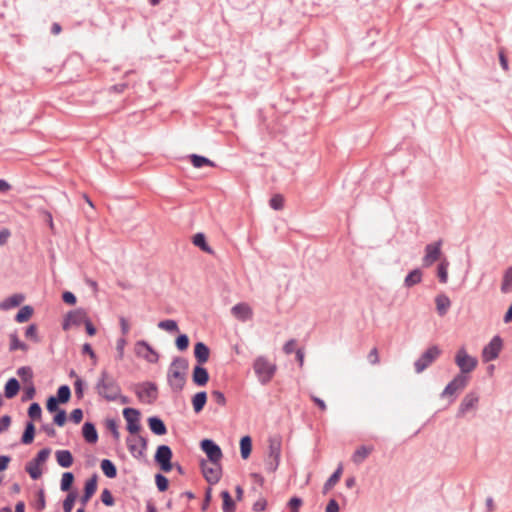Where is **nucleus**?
<instances>
[{
	"label": "nucleus",
	"instance_id": "bb28decb",
	"mask_svg": "<svg viewBox=\"0 0 512 512\" xmlns=\"http://www.w3.org/2000/svg\"><path fill=\"white\" fill-rule=\"evenodd\" d=\"M19 389L20 385L18 381L15 378L9 379L5 385V397L9 399L15 397L18 394Z\"/></svg>",
	"mask_w": 512,
	"mask_h": 512
},
{
	"label": "nucleus",
	"instance_id": "f03ea898",
	"mask_svg": "<svg viewBox=\"0 0 512 512\" xmlns=\"http://www.w3.org/2000/svg\"><path fill=\"white\" fill-rule=\"evenodd\" d=\"M188 369V362L184 358H176L170 365L168 380L170 385L181 390L185 384V374Z\"/></svg>",
	"mask_w": 512,
	"mask_h": 512
},
{
	"label": "nucleus",
	"instance_id": "a18cd8bd",
	"mask_svg": "<svg viewBox=\"0 0 512 512\" xmlns=\"http://www.w3.org/2000/svg\"><path fill=\"white\" fill-rule=\"evenodd\" d=\"M448 262L446 260L442 261L438 266V278L441 283H446L448 280Z\"/></svg>",
	"mask_w": 512,
	"mask_h": 512
},
{
	"label": "nucleus",
	"instance_id": "cd10ccee",
	"mask_svg": "<svg viewBox=\"0 0 512 512\" xmlns=\"http://www.w3.org/2000/svg\"><path fill=\"white\" fill-rule=\"evenodd\" d=\"M207 401V394L205 392H198L192 399L193 409L196 413H199L205 406Z\"/></svg>",
	"mask_w": 512,
	"mask_h": 512
},
{
	"label": "nucleus",
	"instance_id": "2eb2a0df",
	"mask_svg": "<svg viewBox=\"0 0 512 512\" xmlns=\"http://www.w3.org/2000/svg\"><path fill=\"white\" fill-rule=\"evenodd\" d=\"M282 440L279 436H274L269 439L268 454L272 459V469L275 470L280 462Z\"/></svg>",
	"mask_w": 512,
	"mask_h": 512
},
{
	"label": "nucleus",
	"instance_id": "58836bf2",
	"mask_svg": "<svg viewBox=\"0 0 512 512\" xmlns=\"http://www.w3.org/2000/svg\"><path fill=\"white\" fill-rule=\"evenodd\" d=\"M501 291L503 293H508L512 291V267L507 269V271L504 274L503 282L501 285Z\"/></svg>",
	"mask_w": 512,
	"mask_h": 512
},
{
	"label": "nucleus",
	"instance_id": "e2e57ef3",
	"mask_svg": "<svg viewBox=\"0 0 512 512\" xmlns=\"http://www.w3.org/2000/svg\"><path fill=\"white\" fill-rule=\"evenodd\" d=\"M58 403L59 401L55 397H49L46 405L47 410L51 413L58 411Z\"/></svg>",
	"mask_w": 512,
	"mask_h": 512
},
{
	"label": "nucleus",
	"instance_id": "bf43d9fd",
	"mask_svg": "<svg viewBox=\"0 0 512 512\" xmlns=\"http://www.w3.org/2000/svg\"><path fill=\"white\" fill-rule=\"evenodd\" d=\"M66 419V412L64 410H59L54 416V423L58 426H63L66 422Z\"/></svg>",
	"mask_w": 512,
	"mask_h": 512
},
{
	"label": "nucleus",
	"instance_id": "b1692460",
	"mask_svg": "<svg viewBox=\"0 0 512 512\" xmlns=\"http://www.w3.org/2000/svg\"><path fill=\"white\" fill-rule=\"evenodd\" d=\"M24 301V297L21 294H14L0 303V309L9 310L11 308L19 306Z\"/></svg>",
	"mask_w": 512,
	"mask_h": 512
},
{
	"label": "nucleus",
	"instance_id": "7c9ffc66",
	"mask_svg": "<svg viewBox=\"0 0 512 512\" xmlns=\"http://www.w3.org/2000/svg\"><path fill=\"white\" fill-rule=\"evenodd\" d=\"M252 451V440L249 436H244L240 440V452L243 459L249 458Z\"/></svg>",
	"mask_w": 512,
	"mask_h": 512
},
{
	"label": "nucleus",
	"instance_id": "72a5a7b5",
	"mask_svg": "<svg viewBox=\"0 0 512 512\" xmlns=\"http://www.w3.org/2000/svg\"><path fill=\"white\" fill-rule=\"evenodd\" d=\"M342 472H343L342 465H339V467L336 469V471L326 481V483L324 485V491L325 492L330 490L333 486H335L338 483V481L341 478Z\"/></svg>",
	"mask_w": 512,
	"mask_h": 512
},
{
	"label": "nucleus",
	"instance_id": "603ef678",
	"mask_svg": "<svg viewBox=\"0 0 512 512\" xmlns=\"http://www.w3.org/2000/svg\"><path fill=\"white\" fill-rule=\"evenodd\" d=\"M176 347L180 350V351H184L188 348V345H189V339L187 337V335L185 334H182V335H179L176 339Z\"/></svg>",
	"mask_w": 512,
	"mask_h": 512
},
{
	"label": "nucleus",
	"instance_id": "aec40b11",
	"mask_svg": "<svg viewBox=\"0 0 512 512\" xmlns=\"http://www.w3.org/2000/svg\"><path fill=\"white\" fill-rule=\"evenodd\" d=\"M193 382L198 386H204L207 384L209 380L208 372L205 368H203L200 364L196 366L193 370Z\"/></svg>",
	"mask_w": 512,
	"mask_h": 512
},
{
	"label": "nucleus",
	"instance_id": "4be33fe9",
	"mask_svg": "<svg viewBox=\"0 0 512 512\" xmlns=\"http://www.w3.org/2000/svg\"><path fill=\"white\" fill-rule=\"evenodd\" d=\"M478 403V397L474 394H467L461 404H460V407H459V413L460 414H465L466 412H468L469 410L473 409L476 404Z\"/></svg>",
	"mask_w": 512,
	"mask_h": 512
},
{
	"label": "nucleus",
	"instance_id": "680f3d73",
	"mask_svg": "<svg viewBox=\"0 0 512 512\" xmlns=\"http://www.w3.org/2000/svg\"><path fill=\"white\" fill-rule=\"evenodd\" d=\"M367 359H368L369 363L372 364V365H376V364L379 363L380 358H379V353H378L377 348H373L369 352V354L367 356Z\"/></svg>",
	"mask_w": 512,
	"mask_h": 512
},
{
	"label": "nucleus",
	"instance_id": "393cba45",
	"mask_svg": "<svg viewBox=\"0 0 512 512\" xmlns=\"http://www.w3.org/2000/svg\"><path fill=\"white\" fill-rule=\"evenodd\" d=\"M149 428L156 435H164L167 432L164 422L157 417H150L148 419Z\"/></svg>",
	"mask_w": 512,
	"mask_h": 512
},
{
	"label": "nucleus",
	"instance_id": "dca6fc26",
	"mask_svg": "<svg viewBox=\"0 0 512 512\" xmlns=\"http://www.w3.org/2000/svg\"><path fill=\"white\" fill-rule=\"evenodd\" d=\"M442 241L439 240L435 243L428 244L425 247V256L423 257V266L429 267L437 261L441 255Z\"/></svg>",
	"mask_w": 512,
	"mask_h": 512
},
{
	"label": "nucleus",
	"instance_id": "0e129e2a",
	"mask_svg": "<svg viewBox=\"0 0 512 512\" xmlns=\"http://www.w3.org/2000/svg\"><path fill=\"white\" fill-rule=\"evenodd\" d=\"M125 346H126L125 338H120V339L117 340L116 350L118 352V358L119 359L123 358Z\"/></svg>",
	"mask_w": 512,
	"mask_h": 512
},
{
	"label": "nucleus",
	"instance_id": "f8f14e48",
	"mask_svg": "<svg viewBox=\"0 0 512 512\" xmlns=\"http://www.w3.org/2000/svg\"><path fill=\"white\" fill-rule=\"evenodd\" d=\"M135 353L149 363H156L159 358L158 353L145 341H139L135 344Z\"/></svg>",
	"mask_w": 512,
	"mask_h": 512
},
{
	"label": "nucleus",
	"instance_id": "f257e3e1",
	"mask_svg": "<svg viewBox=\"0 0 512 512\" xmlns=\"http://www.w3.org/2000/svg\"><path fill=\"white\" fill-rule=\"evenodd\" d=\"M95 389L97 394L107 401H117L120 397L121 387L107 370L101 371Z\"/></svg>",
	"mask_w": 512,
	"mask_h": 512
},
{
	"label": "nucleus",
	"instance_id": "4468645a",
	"mask_svg": "<svg viewBox=\"0 0 512 512\" xmlns=\"http://www.w3.org/2000/svg\"><path fill=\"white\" fill-rule=\"evenodd\" d=\"M201 449L208 457V461L220 462L222 459V451L220 447L210 439H204L201 442Z\"/></svg>",
	"mask_w": 512,
	"mask_h": 512
},
{
	"label": "nucleus",
	"instance_id": "13d9d810",
	"mask_svg": "<svg viewBox=\"0 0 512 512\" xmlns=\"http://www.w3.org/2000/svg\"><path fill=\"white\" fill-rule=\"evenodd\" d=\"M212 399L220 406H224L226 404V398L224 396V394L220 391H213L212 394Z\"/></svg>",
	"mask_w": 512,
	"mask_h": 512
},
{
	"label": "nucleus",
	"instance_id": "f3484780",
	"mask_svg": "<svg viewBox=\"0 0 512 512\" xmlns=\"http://www.w3.org/2000/svg\"><path fill=\"white\" fill-rule=\"evenodd\" d=\"M231 313L236 319L240 321L249 320L253 316V310L247 303L236 304L232 307Z\"/></svg>",
	"mask_w": 512,
	"mask_h": 512
},
{
	"label": "nucleus",
	"instance_id": "423d86ee",
	"mask_svg": "<svg viewBox=\"0 0 512 512\" xmlns=\"http://www.w3.org/2000/svg\"><path fill=\"white\" fill-rule=\"evenodd\" d=\"M441 354V349L438 346L429 347L421 357L415 362V370L417 373L424 371L431 365Z\"/></svg>",
	"mask_w": 512,
	"mask_h": 512
},
{
	"label": "nucleus",
	"instance_id": "6e6552de",
	"mask_svg": "<svg viewBox=\"0 0 512 512\" xmlns=\"http://www.w3.org/2000/svg\"><path fill=\"white\" fill-rule=\"evenodd\" d=\"M172 451L167 445H160L157 448L155 454V461L159 464L160 468L164 472H170L172 470Z\"/></svg>",
	"mask_w": 512,
	"mask_h": 512
},
{
	"label": "nucleus",
	"instance_id": "a19ab883",
	"mask_svg": "<svg viewBox=\"0 0 512 512\" xmlns=\"http://www.w3.org/2000/svg\"><path fill=\"white\" fill-rule=\"evenodd\" d=\"M71 396L70 388L67 385L60 386L57 391V400L60 403H66L69 401Z\"/></svg>",
	"mask_w": 512,
	"mask_h": 512
},
{
	"label": "nucleus",
	"instance_id": "412c9836",
	"mask_svg": "<svg viewBox=\"0 0 512 512\" xmlns=\"http://www.w3.org/2000/svg\"><path fill=\"white\" fill-rule=\"evenodd\" d=\"M435 304L438 314L444 316L451 306V301L445 294H439L435 298Z\"/></svg>",
	"mask_w": 512,
	"mask_h": 512
},
{
	"label": "nucleus",
	"instance_id": "5fc2aeb1",
	"mask_svg": "<svg viewBox=\"0 0 512 512\" xmlns=\"http://www.w3.org/2000/svg\"><path fill=\"white\" fill-rule=\"evenodd\" d=\"M25 336L34 342H38L39 339L37 335V326L35 324L28 326L25 332Z\"/></svg>",
	"mask_w": 512,
	"mask_h": 512
},
{
	"label": "nucleus",
	"instance_id": "8fccbe9b",
	"mask_svg": "<svg viewBox=\"0 0 512 512\" xmlns=\"http://www.w3.org/2000/svg\"><path fill=\"white\" fill-rule=\"evenodd\" d=\"M41 407L38 403H32L28 409V415L32 419H39L41 417Z\"/></svg>",
	"mask_w": 512,
	"mask_h": 512
},
{
	"label": "nucleus",
	"instance_id": "79ce46f5",
	"mask_svg": "<svg viewBox=\"0 0 512 512\" xmlns=\"http://www.w3.org/2000/svg\"><path fill=\"white\" fill-rule=\"evenodd\" d=\"M193 244L205 252H211L210 247L206 243L205 236L202 233H198L193 237Z\"/></svg>",
	"mask_w": 512,
	"mask_h": 512
},
{
	"label": "nucleus",
	"instance_id": "e433bc0d",
	"mask_svg": "<svg viewBox=\"0 0 512 512\" xmlns=\"http://www.w3.org/2000/svg\"><path fill=\"white\" fill-rule=\"evenodd\" d=\"M34 435H35L34 424L32 422H28L26 425L25 431L22 435V439H21L22 443L26 444V445L32 443L34 440Z\"/></svg>",
	"mask_w": 512,
	"mask_h": 512
},
{
	"label": "nucleus",
	"instance_id": "052dcab7",
	"mask_svg": "<svg viewBox=\"0 0 512 512\" xmlns=\"http://www.w3.org/2000/svg\"><path fill=\"white\" fill-rule=\"evenodd\" d=\"M107 428L111 431L113 437L116 439V440H119L120 438V433L118 431V426H117V423L114 421V420H108L107 421Z\"/></svg>",
	"mask_w": 512,
	"mask_h": 512
},
{
	"label": "nucleus",
	"instance_id": "c85d7f7f",
	"mask_svg": "<svg viewBox=\"0 0 512 512\" xmlns=\"http://www.w3.org/2000/svg\"><path fill=\"white\" fill-rule=\"evenodd\" d=\"M221 498L223 500L222 510L223 512H235V502L233 501L228 491L221 492Z\"/></svg>",
	"mask_w": 512,
	"mask_h": 512
},
{
	"label": "nucleus",
	"instance_id": "473e14b6",
	"mask_svg": "<svg viewBox=\"0 0 512 512\" xmlns=\"http://www.w3.org/2000/svg\"><path fill=\"white\" fill-rule=\"evenodd\" d=\"M371 452H372L371 447L361 446L354 452V454L352 456V460H353V462L359 464L362 461H364Z\"/></svg>",
	"mask_w": 512,
	"mask_h": 512
},
{
	"label": "nucleus",
	"instance_id": "9b49d317",
	"mask_svg": "<svg viewBox=\"0 0 512 512\" xmlns=\"http://www.w3.org/2000/svg\"><path fill=\"white\" fill-rule=\"evenodd\" d=\"M88 319V314L86 310L79 308L69 312L66 315L65 321L63 323V329L68 330L71 326H79L84 324Z\"/></svg>",
	"mask_w": 512,
	"mask_h": 512
},
{
	"label": "nucleus",
	"instance_id": "de8ad7c7",
	"mask_svg": "<svg viewBox=\"0 0 512 512\" xmlns=\"http://www.w3.org/2000/svg\"><path fill=\"white\" fill-rule=\"evenodd\" d=\"M155 482H156V485H157V488L159 489V491L163 492L168 489L169 481L162 474H157L155 476Z\"/></svg>",
	"mask_w": 512,
	"mask_h": 512
},
{
	"label": "nucleus",
	"instance_id": "6e6d98bb",
	"mask_svg": "<svg viewBox=\"0 0 512 512\" xmlns=\"http://www.w3.org/2000/svg\"><path fill=\"white\" fill-rule=\"evenodd\" d=\"M101 501L106 506H112L114 504V498L108 489H104L101 494Z\"/></svg>",
	"mask_w": 512,
	"mask_h": 512
},
{
	"label": "nucleus",
	"instance_id": "ddd939ff",
	"mask_svg": "<svg viewBox=\"0 0 512 512\" xmlns=\"http://www.w3.org/2000/svg\"><path fill=\"white\" fill-rule=\"evenodd\" d=\"M502 348V341L500 337H494L482 351V359L484 362H489L498 357Z\"/></svg>",
	"mask_w": 512,
	"mask_h": 512
},
{
	"label": "nucleus",
	"instance_id": "f704fd0d",
	"mask_svg": "<svg viewBox=\"0 0 512 512\" xmlns=\"http://www.w3.org/2000/svg\"><path fill=\"white\" fill-rule=\"evenodd\" d=\"M26 471L30 475V477L34 480L40 478L42 475L41 465H39L38 463H35L33 461H30L27 463Z\"/></svg>",
	"mask_w": 512,
	"mask_h": 512
},
{
	"label": "nucleus",
	"instance_id": "c9c22d12",
	"mask_svg": "<svg viewBox=\"0 0 512 512\" xmlns=\"http://www.w3.org/2000/svg\"><path fill=\"white\" fill-rule=\"evenodd\" d=\"M9 339H10V347H9L10 351H15V350L27 351L28 350V346L25 343H23L22 341H20V339L18 338L16 333L10 334Z\"/></svg>",
	"mask_w": 512,
	"mask_h": 512
},
{
	"label": "nucleus",
	"instance_id": "c03bdc74",
	"mask_svg": "<svg viewBox=\"0 0 512 512\" xmlns=\"http://www.w3.org/2000/svg\"><path fill=\"white\" fill-rule=\"evenodd\" d=\"M158 327L168 332H177L178 325L174 320H163L158 323Z\"/></svg>",
	"mask_w": 512,
	"mask_h": 512
},
{
	"label": "nucleus",
	"instance_id": "864d4df0",
	"mask_svg": "<svg viewBox=\"0 0 512 512\" xmlns=\"http://www.w3.org/2000/svg\"><path fill=\"white\" fill-rule=\"evenodd\" d=\"M50 450L49 449H42L38 452L36 458L32 460L35 463H38L39 465H42L49 457Z\"/></svg>",
	"mask_w": 512,
	"mask_h": 512
},
{
	"label": "nucleus",
	"instance_id": "9d476101",
	"mask_svg": "<svg viewBox=\"0 0 512 512\" xmlns=\"http://www.w3.org/2000/svg\"><path fill=\"white\" fill-rule=\"evenodd\" d=\"M123 416L127 422V430L130 434H137L141 429L140 412L134 408H125Z\"/></svg>",
	"mask_w": 512,
	"mask_h": 512
},
{
	"label": "nucleus",
	"instance_id": "1a4fd4ad",
	"mask_svg": "<svg viewBox=\"0 0 512 512\" xmlns=\"http://www.w3.org/2000/svg\"><path fill=\"white\" fill-rule=\"evenodd\" d=\"M135 393L138 399L144 403L151 404L157 398V388L152 383H143L136 387Z\"/></svg>",
	"mask_w": 512,
	"mask_h": 512
},
{
	"label": "nucleus",
	"instance_id": "7ed1b4c3",
	"mask_svg": "<svg viewBox=\"0 0 512 512\" xmlns=\"http://www.w3.org/2000/svg\"><path fill=\"white\" fill-rule=\"evenodd\" d=\"M253 369L262 384H268L274 377L277 366L265 356H259L254 360Z\"/></svg>",
	"mask_w": 512,
	"mask_h": 512
},
{
	"label": "nucleus",
	"instance_id": "338daca9",
	"mask_svg": "<svg viewBox=\"0 0 512 512\" xmlns=\"http://www.w3.org/2000/svg\"><path fill=\"white\" fill-rule=\"evenodd\" d=\"M62 299L65 303L70 304V305H74L76 303L75 295L68 291L63 293Z\"/></svg>",
	"mask_w": 512,
	"mask_h": 512
},
{
	"label": "nucleus",
	"instance_id": "5701e85b",
	"mask_svg": "<svg viewBox=\"0 0 512 512\" xmlns=\"http://www.w3.org/2000/svg\"><path fill=\"white\" fill-rule=\"evenodd\" d=\"M55 456L57 463L63 468H69L73 464V456L68 450H58Z\"/></svg>",
	"mask_w": 512,
	"mask_h": 512
},
{
	"label": "nucleus",
	"instance_id": "39448f33",
	"mask_svg": "<svg viewBox=\"0 0 512 512\" xmlns=\"http://www.w3.org/2000/svg\"><path fill=\"white\" fill-rule=\"evenodd\" d=\"M126 443L133 457L142 458L145 455L147 440L138 433L131 434V436L127 438Z\"/></svg>",
	"mask_w": 512,
	"mask_h": 512
},
{
	"label": "nucleus",
	"instance_id": "a211bd4d",
	"mask_svg": "<svg viewBox=\"0 0 512 512\" xmlns=\"http://www.w3.org/2000/svg\"><path fill=\"white\" fill-rule=\"evenodd\" d=\"M468 382V378L464 375H457L444 389L443 394L446 396L453 395L458 390L463 389Z\"/></svg>",
	"mask_w": 512,
	"mask_h": 512
},
{
	"label": "nucleus",
	"instance_id": "4d7b16f0",
	"mask_svg": "<svg viewBox=\"0 0 512 512\" xmlns=\"http://www.w3.org/2000/svg\"><path fill=\"white\" fill-rule=\"evenodd\" d=\"M302 505V500L297 497H293L289 500L288 506L291 510V512H299V508Z\"/></svg>",
	"mask_w": 512,
	"mask_h": 512
},
{
	"label": "nucleus",
	"instance_id": "09e8293b",
	"mask_svg": "<svg viewBox=\"0 0 512 512\" xmlns=\"http://www.w3.org/2000/svg\"><path fill=\"white\" fill-rule=\"evenodd\" d=\"M270 206L274 210H281L283 208V206H284V198H283V196L280 195V194L274 195L270 199Z\"/></svg>",
	"mask_w": 512,
	"mask_h": 512
},
{
	"label": "nucleus",
	"instance_id": "a878e982",
	"mask_svg": "<svg viewBox=\"0 0 512 512\" xmlns=\"http://www.w3.org/2000/svg\"><path fill=\"white\" fill-rule=\"evenodd\" d=\"M83 437L89 443H95L98 440V434L92 423L86 422L82 428Z\"/></svg>",
	"mask_w": 512,
	"mask_h": 512
},
{
	"label": "nucleus",
	"instance_id": "3c124183",
	"mask_svg": "<svg viewBox=\"0 0 512 512\" xmlns=\"http://www.w3.org/2000/svg\"><path fill=\"white\" fill-rule=\"evenodd\" d=\"M76 500V495L70 493L63 502V510L64 512H71Z\"/></svg>",
	"mask_w": 512,
	"mask_h": 512
},
{
	"label": "nucleus",
	"instance_id": "20e7f679",
	"mask_svg": "<svg viewBox=\"0 0 512 512\" xmlns=\"http://www.w3.org/2000/svg\"><path fill=\"white\" fill-rule=\"evenodd\" d=\"M455 363L461 371V375L472 372L478 361L475 357L470 356L465 348H460L455 356Z\"/></svg>",
	"mask_w": 512,
	"mask_h": 512
},
{
	"label": "nucleus",
	"instance_id": "69168bd1",
	"mask_svg": "<svg viewBox=\"0 0 512 512\" xmlns=\"http://www.w3.org/2000/svg\"><path fill=\"white\" fill-rule=\"evenodd\" d=\"M70 418L73 422H75L76 424L80 423L83 419V412L81 409H74L71 414H70Z\"/></svg>",
	"mask_w": 512,
	"mask_h": 512
},
{
	"label": "nucleus",
	"instance_id": "2f4dec72",
	"mask_svg": "<svg viewBox=\"0 0 512 512\" xmlns=\"http://www.w3.org/2000/svg\"><path fill=\"white\" fill-rule=\"evenodd\" d=\"M189 158H190L192 165L195 168H201L203 166H211V167L215 166V164L211 160H209L206 157L200 156V155L192 154L189 156Z\"/></svg>",
	"mask_w": 512,
	"mask_h": 512
},
{
	"label": "nucleus",
	"instance_id": "ea45409f",
	"mask_svg": "<svg viewBox=\"0 0 512 512\" xmlns=\"http://www.w3.org/2000/svg\"><path fill=\"white\" fill-rule=\"evenodd\" d=\"M422 273L420 270L415 269L410 272L405 278V284L408 287H411L415 284H418L421 281Z\"/></svg>",
	"mask_w": 512,
	"mask_h": 512
},
{
	"label": "nucleus",
	"instance_id": "4c0bfd02",
	"mask_svg": "<svg viewBox=\"0 0 512 512\" xmlns=\"http://www.w3.org/2000/svg\"><path fill=\"white\" fill-rule=\"evenodd\" d=\"M33 314V309L30 306H24L22 307L18 313L16 314V321L19 323H23L28 321Z\"/></svg>",
	"mask_w": 512,
	"mask_h": 512
},
{
	"label": "nucleus",
	"instance_id": "6ab92c4d",
	"mask_svg": "<svg viewBox=\"0 0 512 512\" xmlns=\"http://www.w3.org/2000/svg\"><path fill=\"white\" fill-rule=\"evenodd\" d=\"M194 355L197 362L202 365L209 359L210 351L209 348L202 342H198L194 348Z\"/></svg>",
	"mask_w": 512,
	"mask_h": 512
},
{
	"label": "nucleus",
	"instance_id": "49530a36",
	"mask_svg": "<svg viewBox=\"0 0 512 512\" xmlns=\"http://www.w3.org/2000/svg\"><path fill=\"white\" fill-rule=\"evenodd\" d=\"M73 481H74L73 474L70 472H65L62 475V479H61V489L63 491H68L71 488Z\"/></svg>",
	"mask_w": 512,
	"mask_h": 512
},
{
	"label": "nucleus",
	"instance_id": "37998d69",
	"mask_svg": "<svg viewBox=\"0 0 512 512\" xmlns=\"http://www.w3.org/2000/svg\"><path fill=\"white\" fill-rule=\"evenodd\" d=\"M97 490V477L93 476L88 479L85 483L84 494L90 495L91 497Z\"/></svg>",
	"mask_w": 512,
	"mask_h": 512
},
{
	"label": "nucleus",
	"instance_id": "0eeeda50",
	"mask_svg": "<svg viewBox=\"0 0 512 512\" xmlns=\"http://www.w3.org/2000/svg\"><path fill=\"white\" fill-rule=\"evenodd\" d=\"M201 469L203 476L210 484H216L220 480L222 472L220 462L202 460Z\"/></svg>",
	"mask_w": 512,
	"mask_h": 512
},
{
	"label": "nucleus",
	"instance_id": "774afa93",
	"mask_svg": "<svg viewBox=\"0 0 512 512\" xmlns=\"http://www.w3.org/2000/svg\"><path fill=\"white\" fill-rule=\"evenodd\" d=\"M326 512H339V505L336 500L331 499L327 506H326Z\"/></svg>",
	"mask_w": 512,
	"mask_h": 512
},
{
	"label": "nucleus",
	"instance_id": "c756f323",
	"mask_svg": "<svg viewBox=\"0 0 512 512\" xmlns=\"http://www.w3.org/2000/svg\"><path fill=\"white\" fill-rule=\"evenodd\" d=\"M102 472L107 476L108 478H115L117 475V469L112 461L108 459H104L101 461L100 464Z\"/></svg>",
	"mask_w": 512,
	"mask_h": 512
}]
</instances>
